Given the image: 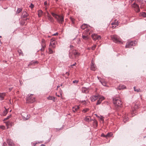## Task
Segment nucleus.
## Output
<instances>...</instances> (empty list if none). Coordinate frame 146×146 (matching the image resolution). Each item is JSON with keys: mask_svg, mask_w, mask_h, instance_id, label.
Wrapping results in <instances>:
<instances>
[{"mask_svg": "<svg viewBox=\"0 0 146 146\" xmlns=\"http://www.w3.org/2000/svg\"><path fill=\"white\" fill-rule=\"evenodd\" d=\"M22 10V8H19L17 9V11L16 12L17 13L19 14L20 13Z\"/></svg>", "mask_w": 146, "mask_h": 146, "instance_id": "c756f323", "label": "nucleus"}, {"mask_svg": "<svg viewBox=\"0 0 146 146\" xmlns=\"http://www.w3.org/2000/svg\"><path fill=\"white\" fill-rule=\"evenodd\" d=\"M112 134L111 133H108L107 134V137H111L112 136Z\"/></svg>", "mask_w": 146, "mask_h": 146, "instance_id": "ea45409f", "label": "nucleus"}, {"mask_svg": "<svg viewBox=\"0 0 146 146\" xmlns=\"http://www.w3.org/2000/svg\"><path fill=\"white\" fill-rule=\"evenodd\" d=\"M126 88V87L124 85L121 84L117 87L118 89L119 90H123Z\"/></svg>", "mask_w": 146, "mask_h": 146, "instance_id": "dca6fc26", "label": "nucleus"}, {"mask_svg": "<svg viewBox=\"0 0 146 146\" xmlns=\"http://www.w3.org/2000/svg\"><path fill=\"white\" fill-rule=\"evenodd\" d=\"M111 38L113 41L117 43H122L121 40L119 37L116 35L111 36Z\"/></svg>", "mask_w": 146, "mask_h": 146, "instance_id": "7ed1b4c3", "label": "nucleus"}, {"mask_svg": "<svg viewBox=\"0 0 146 146\" xmlns=\"http://www.w3.org/2000/svg\"><path fill=\"white\" fill-rule=\"evenodd\" d=\"M99 95L97 94L92 96L90 97V100L92 102L95 101L96 100L98 99Z\"/></svg>", "mask_w": 146, "mask_h": 146, "instance_id": "1a4fd4ad", "label": "nucleus"}, {"mask_svg": "<svg viewBox=\"0 0 146 146\" xmlns=\"http://www.w3.org/2000/svg\"><path fill=\"white\" fill-rule=\"evenodd\" d=\"M100 82L103 86H106V82H103V81H100Z\"/></svg>", "mask_w": 146, "mask_h": 146, "instance_id": "4c0bfd02", "label": "nucleus"}, {"mask_svg": "<svg viewBox=\"0 0 146 146\" xmlns=\"http://www.w3.org/2000/svg\"><path fill=\"white\" fill-rule=\"evenodd\" d=\"M41 146H45V145L44 144H42L41 145Z\"/></svg>", "mask_w": 146, "mask_h": 146, "instance_id": "e2e57ef3", "label": "nucleus"}, {"mask_svg": "<svg viewBox=\"0 0 146 146\" xmlns=\"http://www.w3.org/2000/svg\"><path fill=\"white\" fill-rule=\"evenodd\" d=\"M70 48H71L73 47V46L72 45H70Z\"/></svg>", "mask_w": 146, "mask_h": 146, "instance_id": "69168bd1", "label": "nucleus"}, {"mask_svg": "<svg viewBox=\"0 0 146 146\" xmlns=\"http://www.w3.org/2000/svg\"><path fill=\"white\" fill-rule=\"evenodd\" d=\"M91 70L93 71L95 70H96V65L94 64L92 62V61L91 64Z\"/></svg>", "mask_w": 146, "mask_h": 146, "instance_id": "2eb2a0df", "label": "nucleus"}, {"mask_svg": "<svg viewBox=\"0 0 146 146\" xmlns=\"http://www.w3.org/2000/svg\"><path fill=\"white\" fill-rule=\"evenodd\" d=\"M52 42H53L52 41ZM54 43H53V42H52V43H51V42L50 43V45H49V46H51L53 48H54L55 46H54Z\"/></svg>", "mask_w": 146, "mask_h": 146, "instance_id": "f704fd0d", "label": "nucleus"}, {"mask_svg": "<svg viewBox=\"0 0 146 146\" xmlns=\"http://www.w3.org/2000/svg\"><path fill=\"white\" fill-rule=\"evenodd\" d=\"M69 57L71 58H72V57H71V53L70 52L69 53Z\"/></svg>", "mask_w": 146, "mask_h": 146, "instance_id": "bf43d9fd", "label": "nucleus"}, {"mask_svg": "<svg viewBox=\"0 0 146 146\" xmlns=\"http://www.w3.org/2000/svg\"><path fill=\"white\" fill-rule=\"evenodd\" d=\"M87 26V25L84 24L81 26V28L83 29H84L85 28H86Z\"/></svg>", "mask_w": 146, "mask_h": 146, "instance_id": "cd10ccee", "label": "nucleus"}, {"mask_svg": "<svg viewBox=\"0 0 146 146\" xmlns=\"http://www.w3.org/2000/svg\"><path fill=\"white\" fill-rule=\"evenodd\" d=\"M8 111L7 110L5 109V110H4L2 113V115L3 116H5L6 115V114L8 113Z\"/></svg>", "mask_w": 146, "mask_h": 146, "instance_id": "bb28decb", "label": "nucleus"}, {"mask_svg": "<svg viewBox=\"0 0 146 146\" xmlns=\"http://www.w3.org/2000/svg\"><path fill=\"white\" fill-rule=\"evenodd\" d=\"M128 119V118L125 115H124L123 117V121L124 123H125Z\"/></svg>", "mask_w": 146, "mask_h": 146, "instance_id": "a878e982", "label": "nucleus"}, {"mask_svg": "<svg viewBox=\"0 0 146 146\" xmlns=\"http://www.w3.org/2000/svg\"><path fill=\"white\" fill-rule=\"evenodd\" d=\"M113 103L116 108L121 107L122 102L119 97H114L113 99Z\"/></svg>", "mask_w": 146, "mask_h": 146, "instance_id": "f257e3e1", "label": "nucleus"}, {"mask_svg": "<svg viewBox=\"0 0 146 146\" xmlns=\"http://www.w3.org/2000/svg\"><path fill=\"white\" fill-rule=\"evenodd\" d=\"M42 44H44L45 46H46V44L45 43V41L44 39H42L41 41V45Z\"/></svg>", "mask_w": 146, "mask_h": 146, "instance_id": "c9c22d12", "label": "nucleus"}, {"mask_svg": "<svg viewBox=\"0 0 146 146\" xmlns=\"http://www.w3.org/2000/svg\"><path fill=\"white\" fill-rule=\"evenodd\" d=\"M56 96H58V97H60V95H57V94H56Z\"/></svg>", "mask_w": 146, "mask_h": 146, "instance_id": "0e129e2a", "label": "nucleus"}, {"mask_svg": "<svg viewBox=\"0 0 146 146\" xmlns=\"http://www.w3.org/2000/svg\"><path fill=\"white\" fill-rule=\"evenodd\" d=\"M96 47V45H94L92 47V50H94L95 49V48Z\"/></svg>", "mask_w": 146, "mask_h": 146, "instance_id": "8fccbe9b", "label": "nucleus"}, {"mask_svg": "<svg viewBox=\"0 0 146 146\" xmlns=\"http://www.w3.org/2000/svg\"><path fill=\"white\" fill-rule=\"evenodd\" d=\"M38 17H40L42 15V13H43V11H42L41 10H39L38 11Z\"/></svg>", "mask_w": 146, "mask_h": 146, "instance_id": "aec40b11", "label": "nucleus"}, {"mask_svg": "<svg viewBox=\"0 0 146 146\" xmlns=\"http://www.w3.org/2000/svg\"><path fill=\"white\" fill-rule=\"evenodd\" d=\"M51 14L55 18L58 23L60 24L63 23L64 21V16L57 15L53 12H52Z\"/></svg>", "mask_w": 146, "mask_h": 146, "instance_id": "f03ea898", "label": "nucleus"}, {"mask_svg": "<svg viewBox=\"0 0 146 146\" xmlns=\"http://www.w3.org/2000/svg\"><path fill=\"white\" fill-rule=\"evenodd\" d=\"M37 62L36 61H35V62H33V63L35 64V63H36Z\"/></svg>", "mask_w": 146, "mask_h": 146, "instance_id": "774afa93", "label": "nucleus"}, {"mask_svg": "<svg viewBox=\"0 0 146 146\" xmlns=\"http://www.w3.org/2000/svg\"><path fill=\"white\" fill-rule=\"evenodd\" d=\"M7 142L9 146H14V143L11 139H7Z\"/></svg>", "mask_w": 146, "mask_h": 146, "instance_id": "f8f14e48", "label": "nucleus"}, {"mask_svg": "<svg viewBox=\"0 0 146 146\" xmlns=\"http://www.w3.org/2000/svg\"><path fill=\"white\" fill-rule=\"evenodd\" d=\"M48 15H50L48 12L47 13V17H48Z\"/></svg>", "mask_w": 146, "mask_h": 146, "instance_id": "680f3d73", "label": "nucleus"}, {"mask_svg": "<svg viewBox=\"0 0 146 146\" xmlns=\"http://www.w3.org/2000/svg\"><path fill=\"white\" fill-rule=\"evenodd\" d=\"M72 54L75 56H79L80 53L77 52L76 50L73 51L72 52Z\"/></svg>", "mask_w": 146, "mask_h": 146, "instance_id": "5701e85b", "label": "nucleus"}, {"mask_svg": "<svg viewBox=\"0 0 146 146\" xmlns=\"http://www.w3.org/2000/svg\"><path fill=\"white\" fill-rule=\"evenodd\" d=\"M76 64V62H75V63L74 64H73L72 65H71V66L72 67V66H75Z\"/></svg>", "mask_w": 146, "mask_h": 146, "instance_id": "6e6d98bb", "label": "nucleus"}, {"mask_svg": "<svg viewBox=\"0 0 146 146\" xmlns=\"http://www.w3.org/2000/svg\"><path fill=\"white\" fill-rule=\"evenodd\" d=\"M78 82V80H75L73 81V83L74 84H77Z\"/></svg>", "mask_w": 146, "mask_h": 146, "instance_id": "37998d69", "label": "nucleus"}, {"mask_svg": "<svg viewBox=\"0 0 146 146\" xmlns=\"http://www.w3.org/2000/svg\"><path fill=\"white\" fill-rule=\"evenodd\" d=\"M98 99L100 100V101L101 102L102 101H103V100H104L105 99V98H104V97L102 96H100L99 95V96Z\"/></svg>", "mask_w": 146, "mask_h": 146, "instance_id": "393cba45", "label": "nucleus"}, {"mask_svg": "<svg viewBox=\"0 0 146 146\" xmlns=\"http://www.w3.org/2000/svg\"><path fill=\"white\" fill-rule=\"evenodd\" d=\"M70 19L72 23L74 24V19L72 17H70Z\"/></svg>", "mask_w": 146, "mask_h": 146, "instance_id": "a19ab883", "label": "nucleus"}, {"mask_svg": "<svg viewBox=\"0 0 146 146\" xmlns=\"http://www.w3.org/2000/svg\"><path fill=\"white\" fill-rule=\"evenodd\" d=\"M135 45V42L132 41L127 42L125 45V47L127 48H130L132 46Z\"/></svg>", "mask_w": 146, "mask_h": 146, "instance_id": "0eeeda50", "label": "nucleus"}, {"mask_svg": "<svg viewBox=\"0 0 146 146\" xmlns=\"http://www.w3.org/2000/svg\"><path fill=\"white\" fill-rule=\"evenodd\" d=\"M133 108L132 109V111L133 112L134 111L137 109L139 108V106L137 104H136L135 103H133Z\"/></svg>", "mask_w": 146, "mask_h": 146, "instance_id": "9b49d317", "label": "nucleus"}, {"mask_svg": "<svg viewBox=\"0 0 146 146\" xmlns=\"http://www.w3.org/2000/svg\"><path fill=\"white\" fill-rule=\"evenodd\" d=\"M52 96H49L47 98V99L49 100H52Z\"/></svg>", "mask_w": 146, "mask_h": 146, "instance_id": "3c124183", "label": "nucleus"}, {"mask_svg": "<svg viewBox=\"0 0 146 146\" xmlns=\"http://www.w3.org/2000/svg\"><path fill=\"white\" fill-rule=\"evenodd\" d=\"M79 108V107L78 106H76L72 107V111L73 112H76Z\"/></svg>", "mask_w": 146, "mask_h": 146, "instance_id": "4468645a", "label": "nucleus"}, {"mask_svg": "<svg viewBox=\"0 0 146 146\" xmlns=\"http://www.w3.org/2000/svg\"><path fill=\"white\" fill-rule=\"evenodd\" d=\"M42 48L40 49V50L42 52L44 50L45 48L46 47V46H45L44 44H42L41 45Z\"/></svg>", "mask_w": 146, "mask_h": 146, "instance_id": "c85d7f7f", "label": "nucleus"}, {"mask_svg": "<svg viewBox=\"0 0 146 146\" xmlns=\"http://www.w3.org/2000/svg\"><path fill=\"white\" fill-rule=\"evenodd\" d=\"M48 50V53L49 54H52L53 53V51L50 48H49Z\"/></svg>", "mask_w": 146, "mask_h": 146, "instance_id": "473e14b6", "label": "nucleus"}, {"mask_svg": "<svg viewBox=\"0 0 146 146\" xmlns=\"http://www.w3.org/2000/svg\"><path fill=\"white\" fill-rule=\"evenodd\" d=\"M117 22L118 21H117L116 22H115L111 23V25H113L112 27L113 28H115L118 25V24Z\"/></svg>", "mask_w": 146, "mask_h": 146, "instance_id": "a211bd4d", "label": "nucleus"}, {"mask_svg": "<svg viewBox=\"0 0 146 146\" xmlns=\"http://www.w3.org/2000/svg\"><path fill=\"white\" fill-rule=\"evenodd\" d=\"M37 143H33V145L34 146H35L36 145V144Z\"/></svg>", "mask_w": 146, "mask_h": 146, "instance_id": "4d7b16f0", "label": "nucleus"}, {"mask_svg": "<svg viewBox=\"0 0 146 146\" xmlns=\"http://www.w3.org/2000/svg\"><path fill=\"white\" fill-rule=\"evenodd\" d=\"M84 120L87 122H89L90 121H92V119H90L89 116H86L84 119Z\"/></svg>", "mask_w": 146, "mask_h": 146, "instance_id": "6ab92c4d", "label": "nucleus"}, {"mask_svg": "<svg viewBox=\"0 0 146 146\" xmlns=\"http://www.w3.org/2000/svg\"><path fill=\"white\" fill-rule=\"evenodd\" d=\"M18 52L19 53V55H21V54H22V52L21 50H20V49L18 50Z\"/></svg>", "mask_w": 146, "mask_h": 146, "instance_id": "79ce46f5", "label": "nucleus"}, {"mask_svg": "<svg viewBox=\"0 0 146 146\" xmlns=\"http://www.w3.org/2000/svg\"><path fill=\"white\" fill-rule=\"evenodd\" d=\"M58 35V33H54L53 35V36H56Z\"/></svg>", "mask_w": 146, "mask_h": 146, "instance_id": "5fc2aeb1", "label": "nucleus"}, {"mask_svg": "<svg viewBox=\"0 0 146 146\" xmlns=\"http://www.w3.org/2000/svg\"><path fill=\"white\" fill-rule=\"evenodd\" d=\"M89 110V109L88 108H85L82 110V112L85 113L88 111Z\"/></svg>", "mask_w": 146, "mask_h": 146, "instance_id": "7c9ffc66", "label": "nucleus"}, {"mask_svg": "<svg viewBox=\"0 0 146 146\" xmlns=\"http://www.w3.org/2000/svg\"><path fill=\"white\" fill-rule=\"evenodd\" d=\"M66 74H67L68 76L69 75V73L68 72H66Z\"/></svg>", "mask_w": 146, "mask_h": 146, "instance_id": "13d9d810", "label": "nucleus"}, {"mask_svg": "<svg viewBox=\"0 0 146 146\" xmlns=\"http://www.w3.org/2000/svg\"><path fill=\"white\" fill-rule=\"evenodd\" d=\"M81 40L80 38H79L77 39V44H79Z\"/></svg>", "mask_w": 146, "mask_h": 146, "instance_id": "a18cd8bd", "label": "nucleus"}, {"mask_svg": "<svg viewBox=\"0 0 146 146\" xmlns=\"http://www.w3.org/2000/svg\"><path fill=\"white\" fill-rule=\"evenodd\" d=\"M5 96V93H0V100H2L3 99L4 97Z\"/></svg>", "mask_w": 146, "mask_h": 146, "instance_id": "f3484780", "label": "nucleus"}, {"mask_svg": "<svg viewBox=\"0 0 146 146\" xmlns=\"http://www.w3.org/2000/svg\"><path fill=\"white\" fill-rule=\"evenodd\" d=\"M132 7L134 9V10L136 13H138L140 11V9L139 5L135 3L132 5Z\"/></svg>", "mask_w": 146, "mask_h": 146, "instance_id": "39448f33", "label": "nucleus"}, {"mask_svg": "<svg viewBox=\"0 0 146 146\" xmlns=\"http://www.w3.org/2000/svg\"><path fill=\"white\" fill-rule=\"evenodd\" d=\"M98 99L100 100V101L101 102L102 101H103V100H104L105 99V98H104V97L102 96H100L99 95V96Z\"/></svg>", "mask_w": 146, "mask_h": 146, "instance_id": "b1692460", "label": "nucleus"}, {"mask_svg": "<svg viewBox=\"0 0 146 146\" xmlns=\"http://www.w3.org/2000/svg\"><path fill=\"white\" fill-rule=\"evenodd\" d=\"M93 123H94V125H95L96 127H97L98 126V122L96 120H94V121Z\"/></svg>", "mask_w": 146, "mask_h": 146, "instance_id": "72a5a7b5", "label": "nucleus"}, {"mask_svg": "<svg viewBox=\"0 0 146 146\" xmlns=\"http://www.w3.org/2000/svg\"><path fill=\"white\" fill-rule=\"evenodd\" d=\"M35 101V97L33 94L29 95L27 98L26 102L28 103H32Z\"/></svg>", "mask_w": 146, "mask_h": 146, "instance_id": "20e7f679", "label": "nucleus"}, {"mask_svg": "<svg viewBox=\"0 0 146 146\" xmlns=\"http://www.w3.org/2000/svg\"><path fill=\"white\" fill-rule=\"evenodd\" d=\"M82 92L85 93H87L88 92V89L85 87H82Z\"/></svg>", "mask_w": 146, "mask_h": 146, "instance_id": "412c9836", "label": "nucleus"}, {"mask_svg": "<svg viewBox=\"0 0 146 146\" xmlns=\"http://www.w3.org/2000/svg\"><path fill=\"white\" fill-rule=\"evenodd\" d=\"M101 136L104 137H107V135H105L104 133H102L101 134Z\"/></svg>", "mask_w": 146, "mask_h": 146, "instance_id": "09e8293b", "label": "nucleus"}, {"mask_svg": "<svg viewBox=\"0 0 146 146\" xmlns=\"http://www.w3.org/2000/svg\"><path fill=\"white\" fill-rule=\"evenodd\" d=\"M92 37L94 40H99L101 38L100 36L96 34H94L92 35Z\"/></svg>", "mask_w": 146, "mask_h": 146, "instance_id": "423d86ee", "label": "nucleus"}, {"mask_svg": "<svg viewBox=\"0 0 146 146\" xmlns=\"http://www.w3.org/2000/svg\"><path fill=\"white\" fill-rule=\"evenodd\" d=\"M12 88H10L9 89V90H10V91H11L12 90Z\"/></svg>", "mask_w": 146, "mask_h": 146, "instance_id": "338daca9", "label": "nucleus"}, {"mask_svg": "<svg viewBox=\"0 0 146 146\" xmlns=\"http://www.w3.org/2000/svg\"><path fill=\"white\" fill-rule=\"evenodd\" d=\"M134 90L135 91H136L137 92H139L140 91V89H136V87L134 86L133 88Z\"/></svg>", "mask_w": 146, "mask_h": 146, "instance_id": "2f4dec72", "label": "nucleus"}, {"mask_svg": "<svg viewBox=\"0 0 146 146\" xmlns=\"http://www.w3.org/2000/svg\"><path fill=\"white\" fill-rule=\"evenodd\" d=\"M82 37L84 39L86 40L88 39V37L87 36L82 35Z\"/></svg>", "mask_w": 146, "mask_h": 146, "instance_id": "58836bf2", "label": "nucleus"}, {"mask_svg": "<svg viewBox=\"0 0 146 146\" xmlns=\"http://www.w3.org/2000/svg\"><path fill=\"white\" fill-rule=\"evenodd\" d=\"M11 116V115H10L8 116H7V117L5 118L4 119V120L5 121L6 120L8 119H9V118H10Z\"/></svg>", "mask_w": 146, "mask_h": 146, "instance_id": "e433bc0d", "label": "nucleus"}, {"mask_svg": "<svg viewBox=\"0 0 146 146\" xmlns=\"http://www.w3.org/2000/svg\"><path fill=\"white\" fill-rule=\"evenodd\" d=\"M3 146H7V143L5 142L3 143Z\"/></svg>", "mask_w": 146, "mask_h": 146, "instance_id": "864d4df0", "label": "nucleus"}, {"mask_svg": "<svg viewBox=\"0 0 146 146\" xmlns=\"http://www.w3.org/2000/svg\"><path fill=\"white\" fill-rule=\"evenodd\" d=\"M101 102L100 101V100L98 99V100L97 101V102L96 103V105H98L100 104L101 103Z\"/></svg>", "mask_w": 146, "mask_h": 146, "instance_id": "c03bdc74", "label": "nucleus"}, {"mask_svg": "<svg viewBox=\"0 0 146 146\" xmlns=\"http://www.w3.org/2000/svg\"><path fill=\"white\" fill-rule=\"evenodd\" d=\"M0 128L2 129H4L5 128V127L4 126H3V125L0 126Z\"/></svg>", "mask_w": 146, "mask_h": 146, "instance_id": "de8ad7c7", "label": "nucleus"}, {"mask_svg": "<svg viewBox=\"0 0 146 146\" xmlns=\"http://www.w3.org/2000/svg\"><path fill=\"white\" fill-rule=\"evenodd\" d=\"M29 7L31 9H33L34 7V5L32 3H31L29 6Z\"/></svg>", "mask_w": 146, "mask_h": 146, "instance_id": "49530a36", "label": "nucleus"}, {"mask_svg": "<svg viewBox=\"0 0 146 146\" xmlns=\"http://www.w3.org/2000/svg\"><path fill=\"white\" fill-rule=\"evenodd\" d=\"M21 115L23 119L25 121L28 120L30 117L29 115H27L26 113H22Z\"/></svg>", "mask_w": 146, "mask_h": 146, "instance_id": "6e6552de", "label": "nucleus"}, {"mask_svg": "<svg viewBox=\"0 0 146 146\" xmlns=\"http://www.w3.org/2000/svg\"><path fill=\"white\" fill-rule=\"evenodd\" d=\"M47 4V2L46 1L44 2V4L45 5H46Z\"/></svg>", "mask_w": 146, "mask_h": 146, "instance_id": "052dcab7", "label": "nucleus"}, {"mask_svg": "<svg viewBox=\"0 0 146 146\" xmlns=\"http://www.w3.org/2000/svg\"><path fill=\"white\" fill-rule=\"evenodd\" d=\"M48 20L51 22L53 23L54 21V20L51 15H48Z\"/></svg>", "mask_w": 146, "mask_h": 146, "instance_id": "4be33fe9", "label": "nucleus"}, {"mask_svg": "<svg viewBox=\"0 0 146 146\" xmlns=\"http://www.w3.org/2000/svg\"><path fill=\"white\" fill-rule=\"evenodd\" d=\"M29 16L28 13L25 11H23L22 12V14L21 15V17L23 18H26Z\"/></svg>", "mask_w": 146, "mask_h": 146, "instance_id": "9d476101", "label": "nucleus"}, {"mask_svg": "<svg viewBox=\"0 0 146 146\" xmlns=\"http://www.w3.org/2000/svg\"><path fill=\"white\" fill-rule=\"evenodd\" d=\"M52 100L54 102L55 101V97H52Z\"/></svg>", "mask_w": 146, "mask_h": 146, "instance_id": "603ef678", "label": "nucleus"}, {"mask_svg": "<svg viewBox=\"0 0 146 146\" xmlns=\"http://www.w3.org/2000/svg\"><path fill=\"white\" fill-rule=\"evenodd\" d=\"M139 16L143 18L146 17V13L144 12H142L139 13Z\"/></svg>", "mask_w": 146, "mask_h": 146, "instance_id": "ddd939ff", "label": "nucleus"}]
</instances>
